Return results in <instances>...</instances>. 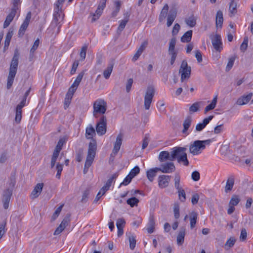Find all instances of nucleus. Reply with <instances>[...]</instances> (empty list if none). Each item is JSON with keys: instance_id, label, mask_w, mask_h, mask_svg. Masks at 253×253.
Masks as SVG:
<instances>
[{"instance_id": "obj_1", "label": "nucleus", "mask_w": 253, "mask_h": 253, "mask_svg": "<svg viewBox=\"0 0 253 253\" xmlns=\"http://www.w3.org/2000/svg\"><path fill=\"white\" fill-rule=\"evenodd\" d=\"M19 54L17 51L14 53L9 68V72L7 78V88L10 89L11 87L18 65Z\"/></svg>"}, {"instance_id": "obj_2", "label": "nucleus", "mask_w": 253, "mask_h": 253, "mask_svg": "<svg viewBox=\"0 0 253 253\" xmlns=\"http://www.w3.org/2000/svg\"><path fill=\"white\" fill-rule=\"evenodd\" d=\"M96 149L97 145L96 141L92 140V142L89 144L87 155L84 169V173H86L87 172L88 168L91 166L96 154Z\"/></svg>"}, {"instance_id": "obj_3", "label": "nucleus", "mask_w": 253, "mask_h": 253, "mask_svg": "<svg viewBox=\"0 0 253 253\" xmlns=\"http://www.w3.org/2000/svg\"><path fill=\"white\" fill-rule=\"evenodd\" d=\"M107 108V104L103 99L96 100L93 104V116L95 118L99 117V115H104Z\"/></svg>"}, {"instance_id": "obj_4", "label": "nucleus", "mask_w": 253, "mask_h": 253, "mask_svg": "<svg viewBox=\"0 0 253 253\" xmlns=\"http://www.w3.org/2000/svg\"><path fill=\"white\" fill-rule=\"evenodd\" d=\"M64 18V14L62 13L61 6H55L54 8V12L53 14V20L51 23V26H57V33L60 31V27L62 25L61 23Z\"/></svg>"}, {"instance_id": "obj_5", "label": "nucleus", "mask_w": 253, "mask_h": 253, "mask_svg": "<svg viewBox=\"0 0 253 253\" xmlns=\"http://www.w3.org/2000/svg\"><path fill=\"white\" fill-rule=\"evenodd\" d=\"M191 71V67L188 66L187 61H182L179 70V73L181 74L180 80L182 82L190 78Z\"/></svg>"}, {"instance_id": "obj_6", "label": "nucleus", "mask_w": 253, "mask_h": 253, "mask_svg": "<svg viewBox=\"0 0 253 253\" xmlns=\"http://www.w3.org/2000/svg\"><path fill=\"white\" fill-rule=\"evenodd\" d=\"M107 130V119L104 115L101 116L96 126V130L99 135L105 134Z\"/></svg>"}, {"instance_id": "obj_7", "label": "nucleus", "mask_w": 253, "mask_h": 253, "mask_svg": "<svg viewBox=\"0 0 253 253\" xmlns=\"http://www.w3.org/2000/svg\"><path fill=\"white\" fill-rule=\"evenodd\" d=\"M154 94V88L152 86L148 87L144 96V107L146 110L150 108Z\"/></svg>"}, {"instance_id": "obj_8", "label": "nucleus", "mask_w": 253, "mask_h": 253, "mask_svg": "<svg viewBox=\"0 0 253 253\" xmlns=\"http://www.w3.org/2000/svg\"><path fill=\"white\" fill-rule=\"evenodd\" d=\"M175 166L172 161L162 163L157 170L165 173H171L175 171Z\"/></svg>"}, {"instance_id": "obj_9", "label": "nucleus", "mask_w": 253, "mask_h": 253, "mask_svg": "<svg viewBox=\"0 0 253 253\" xmlns=\"http://www.w3.org/2000/svg\"><path fill=\"white\" fill-rule=\"evenodd\" d=\"M204 144L200 140L195 141L193 144L189 146V151L193 155H197L201 153L202 150L205 148Z\"/></svg>"}, {"instance_id": "obj_10", "label": "nucleus", "mask_w": 253, "mask_h": 253, "mask_svg": "<svg viewBox=\"0 0 253 253\" xmlns=\"http://www.w3.org/2000/svg\"><path fill=\"white\" fill-rule=\"evenodd\" d=\"M187 150V148L186 147H175L171 149L170 153H171V158L173 159V161L175 160H177L181 157V156L185 155L186 154V151Z\"/></svg>"}, {"instance_id": "obj_11", "label": "nucleus", "mask_w": 253, "mask_h": 253, "mask_svg": "<svg viewBox=\"0 0 253 253\" xmlns=\"http://www.w3.org/2000/svg\"><path fill=\"white\" fill-rule=\"evenodd\" d=\"M31 18V12L29 11L27 14L25 19H24L23 23L21 25L18 33V36L19 37H22L24 35L25 32L29 24L30 19Z\"/></svg>"}, {"instance_id": "obj_12", "label": "nucleus", "mask_w": 253, "mask_h": 253, "mask_svg": "<svg viewBox=\"0 0 253 253\" xmlns=\"http://www.w3.org/2000/svg\"><path fill=\"white\" fill-rule=\"evenodd\" d=\"M211 42L215 50L219 52H221L223 48L221 36L215 35L211 39Z\"/></svg>"}, {"instance_id": "obj_13", "label": "nucleus", "mask_w": 253, "mask_h": 253, "mask_svg": "<svg viewBox=\"0 0 253 253\" xmlns=\"http://www.w3.org/2000/svg\"><path fill=\"white\" fill-rule=\"evenodd\" d=\"M171 176L168 175H161L158 177L159 187L163 189L168 186L170 180Z\"/></svg>"}, {"instance_id": "obj_14", "label": "nucleus", "mask_w": 253, "mask_h": 253, "mask_svg": "<svg viewBox=\"0 0 253 253\" xmlns=\"http://www.w3.org/2000/svg\"><path fill=\"white\" fill-rule=\"evenodd\" d=\"M24 102H20L16 107L15 109V122L18 124L20 123L22 119V109L25 106Z\"/></svg>"}, {"instance_id": "obj_15", "label": "nucleus", "mask_w": 253, "mask_h": 253, "mask_svg": "<svg viewBox=\"0 0 253 253\" xmlns=\"http://www.w3.org/2000/svg\"><path fill=\"white\" fill-rule=\"evenodd\" d=\"M70 222V215H67L62 221L60 225L56 228L54 231V235H57L60 234L67 227Z\"/></svg>"}, {"instance_id": "obj_16", "label": "nucleus", "mask_w": 253, "mask_h": 253, "mask_svg": "<svg viewBox=\"0 0 253 253\" xmlns=\"http://www.w3.org/2000/svg\"><path fill=\"white\" fill-rule=\"evenodd\" d=\"M122 140L123 135L121 134H119L118 135L116 141L114 144V148L111 154V156H115L117 154L120 149L122 143Z\"/></svg>"}, {"instance_id": "obj_17", "label": "nucleus", "mask_w": 253, "mask_h": 253, "mask_svg": "<svg viewBox=\"0 0 253 253\" xmlns=\"http://www.w3.org/2000/svg\"><path fill=\"white\" fill-rule=\"evenodd\" d=\"M12 191L10 189H6L4 191L3 194L2 202L3 203V207L5 209L8 208L9 203L10 200Z\"/></svg>"}, {"instance_id": "obj_18", "label": "nucleus", "mask_w": 253, "mask_h": 253, "mask_svg": "<svg viewBox=\"0 0 253 253\" xmlns=\"http://www.w3.org/2000/svg\"><path fill=\"white\" fill-rule=\"evenodd\" d=\"M43 187V183H39L35 186L31 192V197L32 199L37 198L41 193Z\"/></svg>"}, {"instance_id": "obj_19", "label": "nucleus", "mask_w": 253, "mask_h": 253, "mask_svg": "<svg viewBox=\"0 0 253 253\" xmlns=\"http://www.w3.org/2000/svg\"><path fill=\"white\" fill-rule=\"evenodd\" d=\"M192 118L190 116L187 117L184 120L183 123V128L182 130V132L183 134H184L186 135L189 134V132L188 131L192 124Z\"/></svg>"}, {"instance_id": "obj_20", "label": "nucleus", "mask_w": 253, "mask_h": 253, "mask_svg": "<svg viewBox=\"0 0 253 253\" xmlns=\"http://www.w3.org/2000/svg\"><path fill=\"white\" fill-rule=\"evenodd\" d=\"M158 159L159 161L161 163L166 162V161L168 160L173 161V159L171 158L170 152H169L167 151L161 152L159 155Z\"/></svg>"}, {"instance_id": "obj_21", "label": "nucleus", "mask_w": 253, "mask_h": 253, "mask_svg": "<svg viewBox=\"0 0 253 253\" xmlns=\"http://www.w3.org/2000/svg\"><path fill=\"white\" fill-rule=\"evenodd\" d=\"M177 16V11L175 9H171L169 11L167 16V25L169 27L174 21Z\"/></svg>"}, {"instance_id": "obj_22", "label": "nucleus", "mask_w": 253, "mask_h": 253, "mask_svg": "<svg viewBox=\"0 0 253 253\" xmlns=\"http://www.w3.org/2000/svg\"><path fill=\"white\" fill-rule=\"evenodd\" d=\"M16 11L14 9H11L10 12L6 16V19L3 23V28H7L12 22L15 16Z\"/></svg>"}, {"instance_id": "obj_23", "label": "nucleus", "mask_w": 253, "mask_h": 253, "mask_svg": "<svg viewBox=\"0 0 253 253\" xmlns=\"http://www.w3.org/2000/svg\"><path fill=\"white\" fill-rule=\"evenodd\" d=\"M213 116H210L208 118H205L202 123L198 124L196 126V130L197 131H200L203 130L206 126L209 123L213 118Z\"/></svg>"}, {"instance_id": "obj_24", "label": "nucleus", "mask_w": 253, "mask_h": 253, "mask_svg": "<svg viewBox=\"0 0 253 253\" xmlns=\"http://www.w3.org/2000/svg\"><path fill=\"white\" fill-rule=\"evenodd\" d=\"M155 227V221L153 215L151 214L147 223V230L148 233L151 234L154 232Z\"/></svg>"}, {"instance_id": "obj_25", "label": "nucleus", "mask_w": 253, "mask_h": 253, "mask_svg": "<svg viewBox=\"0 0 253 253\" xmlns=\"http://www.w3.org/2000/svg\"><path fill=\"white\" fill-rule=\"evenodd\" d=\"M252 96V93H250L247 95H243L237 99L236 101L237 104L239 105H243L247 104L251 99Z\"/></svg>"}, {"instance_id": "obj_26", "label": "nucleus", "mask_w": 253, "mask_h": 253, "mask_svg": "<svg viewBox=\"0 0 253 253\" xmlns=\"http://www.w3.org/2000/svg\"><path fill=\"white\" fill-rule=\"evenodd\" d=\"M235 181V176L234 175H230L226 181V185L225 187V191L227 193L228 191H231L234 186Z\"/></svg>"}, {"instance_id": "obj_27", "label": "nucleus", "mask_w": 253, "mask_h": 253, "mask_svg": "<svg viewBox=\"0 0 253 253\" xmlns=\"http://www.w3.org/2000/svg\"><path fill=\"white\" fill-rule=\"evenodd\" d=\"M229 11V15L230 17L233 16L237 13V3L235 1V0H230Z\"/></svg>"}, {"instance_id": "obj_28", "label": "nucleus", "mask_w": 253, "mask_h": 253, "mask_svg": "<svg viewBox=\"0 0 253 253\" xmlns=\"http://www.w3.org/2000/svg\"><path fill=\"white\" fill-rule=\"evenodd\" d=\"M68 140V137L64 136V137L60 138L57 143V144L55 147L54 151L60 153L62 147L64 144L66 143Z\"/></svg>"}, {"instance_id": "obj_29", "label": "nucleus", "mask_w": 253, "mask_h": 253, "mask_svg": "<svg viewBox=\"0 0 253 253\" xmlns=\"http://www.w3.org/2000/svg\"><path fill=\"white\" fill-rule=\"evenodd\" d=\"M130 14L126 12L125 14V19L121 20L120 25L118 28V31L122 32L125 28L126 23L129 20V17Z\"/></svg>"}, {"instance_id": "obj_30", "label": "nucleus", "mask_w": 253, "mask_h": 253, "mask_svg": "<svg viewBox=\"0 0 253 253\" xmlns=\"http://www.w3.org/2000/svg\"><path fill=\"white\" fill-rule=\"evenodd\" d=\"M223 21V13L221 10L217 12L216 15V26L217 27L221 28Z\"/></svg>"}, {"instance_id": "obj_31", "label": "nucleus", "mask_w": 253, "mask_h": 253, "mask_svg": "<svg viewBox=\"0 0 253 253\" xmlns=\"http://www.w3.org/2000/svg\"><path fill=\"white\" fill-rule=\"evenodd\" d=\"M198 217V214L195 211H192L190 213L189 217H190V228L191 229H193L195 227L197 219Z\"/></svg>"}, {"instance_id": "obj_32", "label": "nucleus", "mask_w": 253, "mask_h": 253, "mask_svg": "<svg viewBox=\"0 0 253 253\" xmlns=\"http://www.w3.org/2000/svg\"><path fill=\"white\" fill-rule=\"evenodd\" d=\"M169 5L167 3L165 4L164 6L159 17V20L160 22H162L166 18L169 10Z\"/></svg>"}, {"instance_id": "obj_33", "label": "nucleus", "mask_w": 253, "mask_h": 253, "mask_svg": "<svg viewBox=\"0 0 253 253\" xmlns=\"http://www.w3.org/2000/svg\"><path fill=\"white\" fill-rule=\"evenodd\" d=\"M158 168H155L150 169L147 171V177L150 181H153L154 177L156 176L157 172L159 171L157 169Z\"/></svg>"}, {"instance_id": "obj_34", "label": "nucleus", "mask_w": 253, "mask_h": 253, "mask_svg": "<svg viewBox=\"0 0 253 253\" xmlns=\"http://www.w3.org/2000/svg\"><path fill=\"white\" fill-rule=\"evenodd\" d=\"M103 9L99 8V7H97V9L96 10L95 13H92L90 14V17L91 18V22H94L96 20H97L101 15L102 14Z\"/></svg>"}, {"instance_id": "obj_35", "label": "nucleus", "mask_w": 253, "mask_h": 253, "mask_svg": "<svg viewBox=\"0 0 253 253\" xmlns=\"http://www.w3.org/2000/svg\"><path fill=\"white\" fill-rule=\"evenodd\" d=\"M185 235V230L184 228H181L177 236V243L179 245H181L184 240Z\"/></svg>"}, {"instance_id": "obj_36", "label": "nucleus", "mask_w": 253, "mask_h": 253, "mask_svg": "<svg viewBox=\"0 0 253 253\" xmlns=\"http://www.w3.org/2000/svg\"><path fill=\"white\" fill-rule=\"evenodd\" d=\"M192 30L187 31L181 38V41L182 42H190L192 39Z\"/></svg>"}, {"instance_id": "obj_37", "label": "nucleus", "mask_w": 253, "mask_h": 253, "mask_svg": "<svg viewBox=\"0 0 253 253\" xmlns=\"http://www.w3.org/2000/svg\"><path fill=\"white\" fill-rule=\"evenodd\" d=\"M95 135V131L92 126H90L86 128L85 136L87 139H92Z\"/></svg>"}, {"instance_id": "obj_38", "label": "nucleus", "mask_w": 253, "mask_h": 253, "mask_svg": "<svg viewBox=\"0 0 253 253\" xmlns=\"http://www.w3.org/2000/svg\"><path fill=\"white\" fill-rule=\"evenodd\" d=\"M114 66V63L113 62L110 63L107 68L103 72V76L106 79H109L111 74L113 71Z\"/></svg>"}, {"instance_id": "obj_39", "label": "nucleus", "mask_w": 253, "mask_h": 253, "mask_svg": "<svg viewBox=\"0 0 253 253\" xmlns=\"http://www.w3.org/2000/svg\"><path fill=\"white\" fill-rule=\"evenodd\" d=\"M185 23L189 27H193L196 24V18L192 15L185 19Z\"/></svg>"}, {"instance_id": "obj_40", "label": "nucleus", "mask_w": 253, "mask_h": 253, "mask_svg": "<svg viewBox=\"0 0 253 253\" xmlns=\"http://www.w3.org/2000/svg\"><path fill=\"white\" fill-rule=\"evenodd\" d=\"M217 96H215L213 98L211 104H210L207 106H206V107L205 109V113H207L208 112H209V111H210L211 110L213 109L215 107L216 104L217 103Z\"/></svg>"}, {"instance_id": "obj_41", "label": "nucleus", "mask_w": 253, "mask_h": 253, "mask_svg": "<svg viewBox=\"0 0 253 253\" xmlns=\"http://www.w3.org/2000/svg\"><path fill=\"white\" fill-rule=\"evenodd\" d=\"M177 161L178 163L182 164L184 166H188L189 165V162L187 159V154L185 155L181 156V157L177 160Z\"/></svg>"}, {"instance_id": "obj_42", "label": "nucleus", "mask_w": 253, "mask_h": 253, "mask_svg": "<svg viewBox=\"0 0 253 253\" xmlns=\"http://www.w3.org/2000/svg\"><path fill=\"white\" fill-rule=\"evenodd\" d=\"M176 44V39L175 38H172L169 43V53L176 52L175 51V46Z\"/></svg>"}, {"instance_id": "obj_43", "label": "nucleus", "mask_w": 253, "mask_h": 253, "mask_svg": "<svg viewBox=\"0 0 253 253\" xmlns=\"http://www.w3.org/2000/svg\"><path fill=\"white\" fill-rule=\"evenodd\" d=\"M139 203V200L135 197H132L127 200L126 203L131 207L137 206Z\"/></svg>"}, {"instance_id": "obj_44", "label": "nucleus", "mask_w": 253, "mask_h": 253, "mask_svg": "<svg viewBox=\"0 0 253 253\" xmlns=\"http://www.w3.org/2000/svg\"><path fill=\"white\" fill-rule=\"evenodd\" d=\"M240 201V200L239 199V196L236 195H234L232 196V197L229 202V205H232L233 206H235L239 204Z\"/></svg>"}, {"instance_id": "obj_45", "label": "nucleus", "mask_w": 253, "mask_h": 253, "mask_svg": "<svg viewBox=\"0 0 253 253\" xmlns=\"http://www.w3.org/2000/svg\"><path fill=\"white\" fill-rule=\"evenodd\" d=\"M200 102H195L190 107H189V112L190 113H193L198 111L200 107Z\"/></svg>"}, {"instance_id": "obj_46", "label": "nucleus", "mask_w": 253, "mask_h": 253, "mask_svg": "<svg viewBox=\"0 0 253 253\" xmlns=\"http://www.w3.org/2000/svg\"><path fill=\"white\" fill-rule=\"evenodd\" d=\"M174 216L176 219H178L180 216L179 214V205L178 203H175L173 206Z\"/></svg>"}, {"instance_id": "obj_47", "label": "nucleus", "mask_w": 253, "mask_h": 253, "mask_svg": "<svg viewBox=\"0 0 253 253\" xmlns=\"http://www.w3.org/2000/svg\"><path fill=\"white\" fill-rule=\"evenodd\" d=\"M140 172V169L138 166H135L134 168H133L129 172L128 175L131 177V178H133L137 174H138Z\"/></svg>"}, {"instance_id": "obj_48", "label": "nucleus", "mask_w": 253, "mask_h": 253, "mask_svg": "<svg viewBox=\"0 0 253 253\" xmlns=\"http://www.w3.org/2000/svg\"><path fill=\"white\" fill-rule=\"evenodd\" d=\"M235 58V56H233L229 59L228 62L226 67V71H229L232 68Z\"/></svg>"}, {"instance_id": "obj_49", "label": "nucleus", "mask_w": 253, "mask_h": 253, "mask_svg": "<svg viewBox=\"0 0 253 253\" xmlns=\"http://www.w3.org/2000/svg\"><path fill=\"white\" fill-rule=\"evenodd\" d=\"M174 181L175 188L181 186L180 184V176L178 173H176L175 174Z\"/></svg>"}, {"instance_id": "obj_50", "label": "nucleus", "mask_w": 253, "mask_h": 253, "mask_svg": "<svg viewBox=\"0 0 253 253\" xmlns=\"http://www.w3.org/2000/svg\"><path fill=\"white\" fill-rule=\"evenodd\" d=\"M56 169L57 170V174L56 175V177L58 179L60 178L61 172L63 170V165L60 164V163H57Z\"/></svg>"}, {"instance_id": "obj_51", "label": "nucleus", "mask_w": 253, "mask_h": 253, "mask_svg": "<svg viewBox=\"0 0 253 253\" xmlns=\"http://www.w3.org/2000/svg\"><path fill=\"white\" fill-rule=\"evenodd\" d=\"M126 224V221L123 218H118L117 221L116 225L117 228H124Z\"/></svg>"}, {"instance_id": "obj_52", "label": "nucleus", "mask_w": 253, "mask_h": 253, "mask_svg": "<svg viewBox=\"0 0 253 253\" xmlns=\"http://www.w3.org/2000/svg\"><path fill=\"white\" fill-rule=\"evenodd\" d=\"M248 37H245L244 39V41L241 44L240 46V50L243 51L245 52L248 47Z\"/></svg>"}, {"instance_id": "obj_53", "label": "nucleus", "mask_w": 253, "mask_h": 253, "mask_svg": "<svg viewBox=\"0 0 253 253\" xmlns=\"http://www.w3.org/2000/svg\"><path fill=\"white\" fill-rule=\"evenodd\" d=\"M129 242V247L130 249L133 250L135 247L136 240L134 236H130L128 237Z\"/></svg>"}, {"instance_id": "obj_54", "label": "nucleus", "mask_w": 253, "mask_h": 253, "mask_svg": "<svg viewBox=\"0 0 253 253\" xmlns=\"http://www.w3.org/2000/svg\"><path fill=\"white\" fill-rule=\"evenodd\" d=\"M117 173H114L113 174L107 181L105 185H107L108 187H110L113 182L114 181V180L118 176Z\"/></svg>"}, {"instance_id": "obj_55", "label": "nucleus", "mask_w": 253, "mask_h": 253, "mask_svg": "<svg viewBox=\"0 0 253 253\" xmlns=\"http://www.w3.org/2000/svg\"><path fill=\"white\" fill-rule=\"evenodd\" d=\"M87 49V46L86 45H84L82 47L80 54L82 60H84L85 58Z\"/></svg>"}, {"instance_id": "obj_56", "label": "nucleus", "mask_w": 253, "mask_h": 253, "mask_svg": "<svg viewBox=\"0 0 253 253\" xmlns=\"http://www.w3.org/2000/svg\"><path fill=\"white\" fill-rule=\"evenodd\" d=\"M178 199L181 202H184L186 201V193L184 190L178 192Z\"/></svg>"}, {"instance_id": "obj_57", "label": "nucleus", "mask_w": 253, "mask_h": 253, "mask_svg": "<svg viewBox=\"0 0 253 253\" xmlns=\"http://www.w3.org/2000/svg\"><path fill=\"white\" fill-rule=\"evenodd\" d=\"M63 207V205H62L60 206H59L58 208H57V209L56 210V211H55L54 213H53V214L52 216V219L53 220H55L58 217V216L59 215V214H60V213L62 210Z\"/></svg>"}, {"instance_id": "obj_58", "label": "nucleus", "mask_w": 253, "mask_h": 253, "mask_svg": "<svg viewBox=\"0 0 253 253\" xmlns=\"http://www.w3.org/2000/svg\"><path fill=\"white\" fill-rule=\"evenodd\" d=\"M79 61H78V60H75L74 62V63L72 65V67L71 70L70 71V74L71 75H73L76 73L77 69L79 66Z\"/></svg>"}, {"instance_id": "obj_59", "label": "nucleus", "mask_w": 253, "mask_h": 253, "mask_svg": "<svg viewBox=\"0 0 253 253\" xmlns=\"http://www.w3.org/2000/svg\"><path fill=\"white\" fill-rule=\"evenodd\" d=\"M192 179L195 181H197L200 178V173L198 171H194L191 174Z\"/></svg>"}, {"instance_id": "obj_60", "label": "nucleus", "mask_w": 253, "mask_h": 253, "mask_svg": "<svg viewBox=\"0 0 253 253\" xmlns=\"http://www.w3.org/2000/svg\"><path fill=\"white\" fill-rule=\"evenodd\" d=\"M132 178L128 174L126 177L124 179V181L120 184V186L122 185H128L131 181Z\"/></svg>"}, {"instance_id": "obj_61", "label": "nucleus", "mask_w": 253, "mask_h": 253, "mask_svg": "<svg viewBox=\"0 0 253 253\" xmlns=\"http://www.w3.org/2000/svg\"><path fill=\"white\" fill-rule=\"evenodd\" d=\"M72 97L73 96H71V95H68L67 94H66V96H65V100H64V105L66 106L65 107V109L66 108V107H68L69 106V104H70Z\"/></svg>"}, {"instance_id": "obj_62", "label": "nucleus", "mask_w": 253, "mask_h": 253, "mask_svg": "<svg viewBox=\"0 0 253 253\" xmlns=\"http://www.w3.org/2000/svg\"><path fill=\"white\" fill-rule=\"evenodd\" d=\"M114 4L116 7V9L113 12L112 14L114 16H115L117 15L118 12L120 11L121 7V3L120 1H116L114 2Z\"/></svg>"}, {"instance_id": "obj_63", "label": "nucleus", "mask_w": 253, "mask_h": 253, "mask_svg": "<svg viewBox=\"0 0 253 253\" xmlns=\"http://www.w3.org/2000/svg\"><path fill=\"white\" fill-rule=\"evenodd\" d=\"M235 241L236 240L234 238H230L227 241L225 246L226 247H228L229 248H231L234 245Z\"/></svg>"}, {"instance_id": "obj_64", "label": "nucleus", "mask_w": 253, "mask_h": 253, "mask_svg": "<svg viewBox=\"0 0 253 253\" xmlns=\"http://www.w3.org/2000/svg\"><path fill=\"white\" fill-rule=\"evenodd\" d=\"M39 44H40V40L39 39H38L35 41V42L30 50V52L33 53L36 51V50L37 49V48L38 47Z\"/></svg>"}]
</instances>
